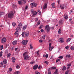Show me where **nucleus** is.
<instances>
[{
  "label": "nucleus",
  "instance_id": "f257e3e1",
  "mask_svg": "<svg viewBox=\"0 0 74 74\" xmlns=\"http://www.w3.org/2000/svg\"><path fill=\"white\" fill-rule=\"evenodd\" d=\"M31 14H33L32 16H33V17L36 16V15L37 14V12L35 11H34L33 10H31Z\"/></svg>",
  "mask_w": 74,
  "mask_h": 74
},
{
  "label": "nucleus",
  "instance_id": "f03ea898",
  "mask_svg": "<svg viewBox=\"0 0 74 74\" xmlns=\"http://www.w3.org/2000/svg\"><path fill=\"white\" fill-rule=\"evenodd\" d=\"M14 16V13L12 12L8 14V17L9 18H12Z\"/></svg>",
  "mask_w": 74,
  "mask_h": 74
},
{
  "label": "nucleus",
  "instance_id": "7ed1b4c3",
  "mask_svg": "<svg viewBox=\"0 0 74 74\" xmlns=\"http://www.w3.org/2000/svg\"><path fill=\"white\" fill-rule=\"evenodd\" d=\"M45 29L47 33L49 32V31H50V28L49 25H47L46 26Z\"/></svg>",
  "mask_w": 74,
  "mask_h": 74
},
{
  "label": "nucleus",
  "instance_id": "20e7f679",
  "mask_svg": "<svg viewBox=\"0 0 74 74\" xmlns=\"http://www.w3.org/2000/svg\"><path fill=\"white\" fill-rule=\"evenodd\" d=\"M7 41V39L5 38H3L1 40V42L2 43L5 42Z\"/></svg>",
  "mask_w": 74,
  "mask_h": 74
},
{
  "label": "nucleus",
  "instance_id": "39448f33",
  "mask_svg": "<svg viewBox=\"0 0 74 74\" xmlns=\"http://www.w3.org/2000/svg\"><path fill=\"white\" fill-rule=\"evenodd\" d=\"M28 42V40H25L23 41L21 43L22 44H23V45H26Z\"/></svg>",
  "mask_w": 74,
  "mask_h": 74
},
{
  "label": "nucleus",
  "instance_id": "423d86ee",
  "mask_svg": "<svg viewBox=\"0 0 74 74\" xmlns=\"http://www.w3.org/2000/svg\"><path fill=\"white\" fill-rule=\"evenodd\" d=\"M54 48V47L52 46H51V43H50L49 44V50L50 51H52V49Z\"/></svg>",
  "mask_w": 74,
  "mask_h": 74
},
{
  "label": "nucleus",
  "instance_id": "0eeeda50",
  "mask_svg": "<svg viewBox=\"0 0 74 74\" xmlns=\"http://www.w3.org/2000/svg\"><path fill=\"white\" fill-rule=\"evenodd\" d=\"M31 5H33L34 7H36L37 6V3H34L30 4Z\"/></svg>",
  "mask_w": 74,
  "mask_h": 74
},
{
  "label": "nucleus",
  "instance_id": "6e6552de",
  "mask_svg": "<svg viewBox=\"0 0 74 74\" xmlns=\"http://www.w3.org/2000/svg\"><path fill=\"white\" fill-rule=\"evenodd\" d=\"M64 7H65L66 8L67 7L66 6L65 4H62L60 5V7L61 8L62 10H63L64 8Z\"/></svg>",
  "mask_w": 74,
  "mask_h": 74
},
{
  "label": "nucleus",
  "instance_id": "1a4fd4ad",
  "mask_svg": "<svg viewBox=\"0 0 74 74\" xmlns=\"http://www.w3.org/2000/svg\"><path fill=\"white\" fill-rule=\"evenodd\" d=\"M59 42H64V40L62 38H60L59 39Z\"/></svg>",
  "mask_w": 74,
  "mask_h": 74
},
{
  "label": "nucleus",
  "instance_id": "9d476101",
  "mask_svg": "<svg viewBox=\"0 0 74 74\" xmlns=\"http://www.w3.org/2000/svg\"><path fill=\"white\" fill-rule=\"evenodd\" d=\"M29 35V31H26L25 33V36L26 37H27Z\"/></svg>",
  "mask_w": 74,
  "mask_h": 74
},
{
  "label": "nucleus",
  "instance_id": "9b49d317",
  "mask_svg": "<svg viewBox=\"0 0 74 74\" xmlns=\"http://www.w3.org/2000/svg\"><path fill=\"white\" fill-rule=\"evenodd\" d=\"M24 60H27V59H28L29 58V56L27 55L26 56H24Z\"/></svg>",
  "mask_w": 74,
  "mask_h": 74
},
{
  "label": "nucleus",
  "instance_id": "f8f14e48",
  "mask_svg": "<svg viewBox=\"0 0 74 74\" xmlns=\"http://www.w3.org/2000/svg\"><path fill=\"white\" fill-rule=\"evenodd\" d=\"M54 74H59V71H58V69H57L56 70V71H55Z\"/></svg>",
  "mask_w": 74,
  "mask_h": 74
},
{
  "label": "nucleus",
  "instance_id": "ddd939ff",
  "mask_svg": "<svg viewBox=\"0 0 74 74\" xmlns=\"http://www.w3.org/2000/svg\"><path fill=\"white\" fill-rule=\"evenodd\" d=\"M47 8V4L46 3H44V5L43 7V8L44 9H45V8Z\"/></svg>",
  "mask_w": 74,
  "mask_h": 74
},
{
  "label": "nucleus",
  "instance_id": "4468645a",
  "mask_svg": "<svg viewBox=\"0 0 74 74\" xmlns=\"http://www.w3.org/2000/svg\"><path fill=\"white\" fill-rule=\"evenodd\" d=\"M38 65H35L33 67V69L34 70H36V69H37V68H38Z\"/></svg>",
  "mask_w": 74,
  "mask_h": 74
},
{
  "label": "nucleus",
  "instance_id": "2eb2a0df",
  "mask_svg": "<svg viewBox=\"0 0 74 74\" xmlns=\"http://www.w3.org/2000/svg\"><path fill=\"white\" fill-rule=\"evenodd\" d=\"M12 62L13 63H15V60H16V59H15V58L14 57H12Z\"/></svg>",
  "mask_w": 74,
  "mask_h": 74
},
{
  "label": "nucleus",
  "instance_id": "dca6fc26",
  "mask_svg": "<svg viewBox=\"0 0 74 74\" xmlns=\"http://www.w3.org/2000/svg\"><path fill=\"white\" fill-rule=\"evenodd\" d=\"M13 45H16L17 44V41L16 40L14 41L12 43Z\"/></svg>",
  "mask_w": 74,
  "mask_h": 74
},
{
  "label": "nucleus",
  "instance_id": "f3484780",
  "mask_svg": "<svg viewBox=\"0 0 74 74\" xmlns=\"http://www.w3.org/2000/svg\"><path fill=\"white\" fill-rule=\"evenodd\" d=\"M16 30L17 31H21V28L20 27H17L16 29Z\"/></svg>",
  "mask_w": 74,
  "mask_h": 74
},
{
  "label": "nucleus",
  "instance_id": "a211bd4d",
  "mask_svg": "<svg viewBox=\"0 0 74 74\" xmlns=\"http://www.w3.org/2000/svg\"><path fill=\"white\" fill-rule=\"evenodd\" d=\"M59 23L60 25H62L63 23V20H60L59 21Z\"/></svg>",
  "mask_w": 74,
  "mask_h": 74
},
{
  "label": "nucleus",
  "instance_id": "6ab92c4d",
  "mask_svg": "<svg viewBox=\"0 0 74 74\" xmlns=\"http://www.w3.org/2000/svg\"><path fill=\"white\" fill-rule=\"evenodd\" d=\"M16 68L17 69H20V66L19 65L17 64L16 65Z\"/></svg>",
  "mask_w": 74,
  "mask_h": 74
},
{
  "label": "nucleus",
  "instance_id": "aec40b11",
  "mask_svg": "<svg viewBox=\"0 0 74 74\" xmlns=\"http://www.w3.org/2000/svg\"><path fill=\"white\" fill-rule=\"evenodd\" d=\"M70 40H71V38H69L67 39L66 41V42H70Z\"/></svg>",
  "mask_w": 74,
  "mask_h": 74
},
{
  "label": "nucleus",
  "instance_id": "412c9836",
  "mask_svg": "<svg viewBox=\"0 0 74 74\" xmlns=\"http://www.w3.org/2000/svg\"><path fill=\"white\" fill-rule=\"evenodd\" d=\"M51 5L53 8H55V4L54 3H52L51 4Z\"/></svg>",
  "mask_w": 74,
  "mask_h": 74
},
{
  "label": "nucleus",
  "instance_id": "4be33fe9",
  "mask_svg": "<svg viewBox=\"0 0 74 74\" xmlns=\"http://www.w3.org/2000/svg\"><path fill=\"white\" fill-rule=\"evenodd\" d=\"M22 3L24 4H25L26 3V0H21Z\"/></svg>",
  "mask_w": 74,
  "mask_h": 74
},
{
  "label": "nucleus",
  "instance_id": "5701e85b",
  "mask_svg": "<svg viewBox=\"0 0 74 74\" xmlns=\"http://www.w3.org/2000/svg\"><path fill=\"white\" fill-rule=\"evenodd\" d=\"M22 23H20L19 24H18V26L19 27H20L21 28L22 27Z\"/></svg>",
  "mask_w": 74,
  "mask_h": 74
},
{
  "label": "nucleus",
  "instance_id": "b1692460",
  "mask_svg": "<svg viewBox=\"0 0 74 74\" xmlns=\"http://www.w3.org/2000/svg\"><path fill=\"white\" fill-rule=\"evenodd\" d=\"M3 63L1 62L0 63V67H3Z\"/></svg>",
  "mask_w": 74,
  "mask_h": 74
},
{
  "label": "nucleus",
  "instance_id": "393cba45",
  "mask_svg": "<svg viewBox=\"0 0 74 74\" xmlns=\"http://www.w3.org/2000/svg\"><path fill=\"white\" fill-rule=\"evenodd\" d=\"M3 14H4V12H0V17L1 16V15H3Z\"/></svg>",
  "mask_w": 74,
  "mask_h": 74
},
{
  "label": "nucleus",
  "instance_id": "a878e982",
  "mask_svg": "<svg viewBox=\"0 0 74 74\" xmlns=\"http://www.w3.org/2000/svg\"><path fill=\"white\" fill-rule=\"evenodd\" d=\"M71 58V56H70V55H67L66 56V58Z\"/></svg>",
  "mask_w": 74,
  "mask_h": 74
},
{
  "label": "nucleus",
  "instance_id": "bb28decb",
  "mask_svg": "<svg viewBox=\"0 0 74 74\" xmlns=\"http://www.w3.org/2000/svg\"><path fill=\"white\" fill-rule=\"evenodd\" d=\"M37 12L39 15H41V12H40V10H38Z\"/></svg>",
  "mask_w": 74,
  "mask_h": 74
},
{
  "label": "nucleus",
  "instance_id": "cd10ccee",
  "mask_svg": "<svg viewBox=\"0 0 74 74\" xmlns=\"http://www.w3.org/2000/svg\"><path fill=\"white\" fill-rule=\"evenodd\" d=\"M61 32H62V29H60L58 31L59 34H61Z\"/></svg>",
  "mask_w": 74,
  "mask_h": 74
},
{
  "label": "nucleus",
  "instance_id": "c85d7f7f",
  "mask_svg": "<svg viewBox=\"0 0 74 74\" xmlns=\"http://www.w3.org/2000/svg\"><path fill=\"white\" fill-rule=\"evenodd\" d=\"M64 18L65 19H68L69 18V16H68L66 15L64 17Z\"/></svg>",
  "mask_w": 74,
  "mask_h": 74
},
{
  "label": "nucleus",
  "instance_id": "c756f323",
  "mask_svg": "<svg viewBox=\"0 0 74 74\" xmlns=\"http://www.w3.org/2000/svg\"><path fill=\"white\" fill-rule=\"evenodd\" d=\"M9 71L10 73H11V72H12V68H10L9 69Z\"/></svg>",
  "mask_w": 74,
  "mask_h": 74
},
{
  "label": "nucleus",
  "instance_id": "7c9ffc66",
  "mask_svg": "<svg viewBox=\"0 0 74 74\" xmlns=\"http://www.w3.org/2000/svg\"><path fill=\"white\" fill-rule=\"evenodd\" d=\"M46 64V65H48V64L49 63V62H47V61H45L44 62Z\"/></svg>",
  "mask_w": 74,
  "mask_h": 74
},
{
  "label": "nucleus",
  "instance_id": "2f4dec72",
  "mask_svg": "<svg viewBox=\"0 0 74 74\" xmlns=\"http://www.w3.org/2000/svg\"><path fill=\"white\" fill-rule=\"evenodd\" d=\"M3 62L5 64H6L7 63V60H6L5 59H4L3 60Z\"/></svg>",
  "mask_w": 74,
  "mask_h": 74
},
{
  "label": "nucleus",
  "instance_id": "473e14b6",
  "mask_svg": "<svg viewBox=\"0 0 74 74\" xmlns=\"http://www.w3.org/2000/svg\"><path fill=\"white\" fill-rule=\"evenodd\" d=\"M26 27H27V25L24 26L23 27V30H25V29H26Z\"/></svg>",
  "mask_w": 74,
  "mask_h": 74
},
{
  "label": "nucleus",
  "instance_id": "72a5a7b5",
  "mask_svg": "<svg viewBox=\"0 0 74 74\" xmlns=\"http://www.w3.org/2000/svg\"><path fill=\"white\" fill-rule=\"evenodd\" d=\"M71 50H74V46H71Z\"/></svg>",
  "mask_w": 74,
  "mask_h": 74
},
{
  "label": "nucleus",
  "instance_id": "f704fd0d",
  "mask_svg": "<svg viewBox=\"0 0 74 74\" xmlns=\"http://www.w3.org/2000/svg\"><path fill=\"white\" fill-rule=\"evenodd\" d=\"M30 46V48L31 49H33V46L32 45L30 44L29 45Z\"/></svg>",
  "mask_w": 74,
  "mask_h": 74
},
{
  "label": "nucleus",
  "instance_id": "c9c22d12",
  "mask_svg": "<svg viewBox=\"0 0 74 74\" xmlns=\"http://www.w3.org/2000/svg\"><path fill=\"white\" fill-rule=\"evenodd\" d=\"M12 26H15L16 25V23H15L13 22L12 23Z\"/></svg>",
  "mask_w": 74,
  "mask_h": 74
},
{
  "label": "nucleus",
  "instance_id": "e433bc0d",
  "mask_svg": "<svg viewBox=\"0 0 74 74\" xmlns=\"http://www.w3.org/2000/svg\"><path fill=\"white\" fill-rule=\"evenodd\" d=\"M51 70H55L56 69V67H53L51 68Z\"/></svg>",
  "mask_w": 74,
  "mask_h": 74
},
{
  "label": "nucleus",
  "instance_id": "4c0bfd02",
  "mask_svg": "<svg viewBox=\"0 0 74 74\" xmlns=\"http://www.w3.org/2000/svg\"><path fill=\"white\" fill-rule=\"evenodd\" d=\"M42 68V66L41 65L39 66V67H38V69L40 70H41Z\"/></svg>",
  "mask_w": 74,
  "mask_h": 74
},
{
  "label": "nucleus",
  "instance_id": "58836bf2",
  "mask_svg": "<svg viewBox=\"0 0 74 74\" xmlns=\"http://www.w3.org/2000/svg\"><path fill=\"white\" fill-rule=\"evenodd\" d=\"M18 4H22V1L21 0V1H18Z\"/></svg>",
  "mask_w": 74,
  "mask_h": 74
},
{
  "label": "nucleus",
  "instance_id": "ea45409f",
  "mask_svg": "<svg viewBox=\"0 0 74 74\" xmlns=\"http://www.w3.org/2000/svg\"><path fill=\"white\" fill-rule=\"evenodd\" d=\"M26 54H27V53L26 52H25L23 54V56H26Z\"/></svg>",
  "mask_w": 74,
  "mask_h": 74
},
{
  "label": "nucleus",
  "instance_id": "a19ab883",
  "mask_svg": "<svg viewBox=\"0 0 74 74\" xmlns=\"http://www.w3.org/2000/svg\"><path fill=\"white\" fill-rule=\"evenodd\" d=\"M65 70H66V67H65L64 66H63L62 68V70L64 71Z\"/></svg>",
  "mask_w": 74,
  "mask_h": 74
},
{
  "label": "nucleus",
  "instance_id": "79ce46f5",
  "mask_svg": "<svg viewBox=\"0 0 74 74\" xmlns=\"http://www.w3.org/2000/svg\"><path fill=\"white\" fill-rule=\"evenodd\" d=\"M40 21H38V22L37 23L36 25L37 26H38V25H40Z\"/></svg>",
  "mask_w": 74,
  "mask_h": 74
},
{
  "label": "nucleus",
  "instance_id": "37998d69",
  "mask_svg": "<svg viewBox=\"0 0 74 74\" xmlns=\"http://www.w3.org/2000/svg\"><path fill=\"white\" fill-rule=\"evenodd\" d=\"M43 41L44 40H39V42L40 43H41V42H43Z\"/></svg>",
  "mask_w": 74,
  "mask_h": 74
},
{
  "label": "nucleus",
  "instance_id": "c03bdc74",
  "mask_svg": "<svg viewBox=\"0 0 74 74\" xmlns=\"http://www.w3.org/2000/svg\"><path fill=\"white\" fill-rule=\"evenodd\" d=\"M5 53H6V54H8V50H6L5 51Z\"/></svg>",
  "mask_w": 74,
  "mask_h": 74
},
{
  "label": "nucleus",
  "instance_id": "a18cd8bd",
  "mask_svg": "<svg viewBox=\"0 0 74 74\" xmlns=\"http://www.w3.org/2000/svg\"><path fill=\"white\" fill-rule=\"evenodd\" d=\"M63 58V57L62 56H60L59 57V58L60 59H62Z\"/></svg>",
  "mask_w": 74,
  "mask_h": 74
},
{
  "label": "nucleus",
  "instance_id": "49530a36",
  "mask_svg": "<svg viewBox=\"0 0 74 74\" xmlns=\"http://www.w3.org/2000/svg\"><path fill=\"white\" fill-rule=\"evenodd\" d=\"M22 36L23 37H24L25 36V32H23L22 34Z\"/></svg>",
  "mask_w": 74,
  "mask_h": 74
},
{
  "label": "nucleus",
  "instance_id": "de8ad7c7",
  "mask_svg": "<svg viewBox=\"0 0 74 74\" xmlns=\"http://www.w3.org/2000/svg\"><path fill=\"white\" fill-rule=\"evenodd\" d=\"M2 53H3V52L1 51L0 52V56H2Z\"/></svg>",
  "mask_w": 74,
  "mask_h": 74
},
{
  "label": "nucleus",
  "instance_id": "09e8293b",
  "mask_svg": "<svg viewBox=\"0 0 74 74\" xmlns=\"http://www.w3.org/2000/svg\"><path fill=\"white\" fill-rule=\"evenodd\" d=\"M45 36L43 35L42 37V38H43V40H45Z\"/></svg>",
  "mask_w": 74,
  "mask_h": 74
},
{
  "label": "nucleus",
  "instance_id": "8fccbe9b",
  "mask_svg": "<svg viewBox=\"0 0 74 74\" xmlns=\"http://www.w3.org/2000/svg\"><path fill=\"white\" fill-rule=\"evenodd\" d=\"M18 31H16L15 33H14V34L15 35H16V34H18Z\"/></svg>",
  "mask_w": 74,
  "mask_h": 74
},
{
  "label": "nucleus",
  "instance_id": "3c124183",
  "mask_svg": "<svg viewBox=\"0 0 74 74\" xmlns=\"http://www.w3.org/2000/svg\"><path fill=\"white\" fill-rule=\"evenodd\" d=\"M69 46H66L65 47V48H66V49H69Z\"/></svg>",
  "mask_w": 74,
  "mask_h": 74
},
{
  "label": "nucleus",
  "instance_id": "603ef678",
  "mask_svg": "<svg viewBox=\"0 0 74 74\" xmlns=\"http://www.w3.org/2000/svg\"><path fill=\"white\" fill-rule=\"evenodd\" d=\"M11 56V54L10 53H9L8 54V58H9V57H10V56Z\"/></svg>",
  "mask_w": 74,
  "mask_h": 74
},
{
  "label": "nucleus",
  "instance_id": "864d4df0",
  "mask_svg": "<svg viewBox=\"0 0 74 74\" xmlns=\"http://www.w3.org/2000/svg\"><path fill=\"white\" fill-rule=\"evenodd\" d=\"M43 26L42 25H40L39 27V28L40 29H42V28Z\"/></svg>",
  "mask_w": 74,
  "mask_h": 74
},
{
  "label": "nucleus",
  "instance_id": "5fc2aeb1",
  "mask_svg": "<svg viewBox=\"0 0 74 74\" xmlns=\"http://www.w3.org/2000/svg\"><path fill=\"white\" fill-rule=\"evenodd\" d=\"M69 71H67L66 72H65V74H68Z\"/></svg>",
  "mask_w": 74,
  "mask_h": 74
},
{
  "label": "nucleus",
  "instance_id": "6e6d98bb",
  "mask_svg": "<svg viewBox=\"0 0 74 74\" xmlns=\"http://www.w3.org/2000/svg\"><path fill=\"white\" fill-rule=\"evenodd\" d=\"M72 13H73V10H71V11H70V12H69L70 14H71Z\"/></svg>",
  "mask_w": 74,
  "mask_h": 74
},
{
  "label": "nucleus",
  "instance_id": "4d7b16f0",
  "mask_svg": "<svg viewBox=\"0 0 74 74\" xmlns=\"http://www.w3.org/2000/svg\"><path fill=\"white\" fill-rule=\"evenodd\" d=\"M36 74H40V73L38 71L36 72H35Z\"/></svg>",
  "mask_w": 74,
  "mask_h": 74
},
{
  "label": "nucleus",
  "instance_id": "13d9d810",
  "mask_svg": "<svg viewBox=\"0 0 74 74\" xmlns=\"http://www.w3.org/2000/svg\"><path fill=\"white\" fill-rule=\"evenodd\" d=\"M71 65V64H67V66H70Z\"/></svg>",
  "mask_w": 74,
  "mask_h": 74
},
{
  "label": "nucleus",
  "instance_id": "bf43d9fd",
  "mask_svg": "<svg viewBox=\"0 0 74 74\" xmlns=\"http://www.w3.org/2000/svg\"><path fill=\"white\" fill-rule=\"evenodd\" d=\"M11 49L12 51L14 50V48L13 47H12L11 48Z\"/></svg>",
  "mask_w": 74,
  "mask_h": 74
},
{
  "label": "nucleus",
  "instance_id": "052dcab7",
  "mask_svg": "<svg viewBox=\"0 0 74 74\" xmlns=\"http://www.w3.org/2000/svg\"><path fill=\"white\" fill-rule=\"evenodd\" d=\"M14 74H18V72L17 71H15L14 72Z\"/></svg>",
  "mask_w": 74,
  "mask_h": 74
},
{
  "label": "nucleus",
  "instance_id": "680f3d73",
  "mask_svg": "<svg viewBox=\"0 0 74 74\" xmlns=\"http://www.w3.org/2000/svg\"><path fill=\"white\" fill-rule=\"evenodd\" d=\"M51 59L52 60H53V57H51Z\"/></svg>",
  "mask_w": 74,
  "mask_h": 74
},
{
  "label": "nucleus",
  "instance_id": "e2e57ef3",
  "mask_svg": "<svg viewBox=\"0 0 74 74\" xmlns=\"http://www.w3.org/2000/svg\"><path fill=\"white\" fill-rule=\"evenodd\" d=\"M45 57H46V58H48V54H46L45 55Z\"/></svg>",
  "mask_w": 74,
  "mask_h": 74
},
{
  "label": "nucleus",
  "instance_id": "0e129e2a",
  "mask_svg": "<svg viewBox=\"0 0 74 74\" xmlns=\"http://www.w3.org/2000/svg\"><path fill=\"white\" fill-rule=\"evenodd\" d=\"M28 8V6H26L25 7V10H27V8Z\"/></svg>",
  "mask_w": 74,
  "mask_h": 74
},
{
  "label": "nucleus",
  "instance_id": "69168bd1",
  "mask_svg": "<svg viewBox=\"0 0 74 74\" xmlns=\"http://www.w3.org/2000/svg\"><path fill=\"white\" fill-rule=\"evenodd\" d=\"M40 52V51H38L36 53H37V55H38V54H38V52Z\"/></svg>",
  "mask_w": 74,
  "mask_h": 74
},
{
  "label": "nucleus",
  "instance_id": "338daca9",
  "mask_svg": "<svg viewBox=\"0 0 74 74\" xmlns=\"http://www.w3.org/2000/svg\"><path fill=\"white\" fill-rule=\"evenodd\" d=\"M13 7H16V5H13Z\"/></svg>",
  "mask_w": 74,
  "mask_h": 74
},
{
  "label": "nucleus",
  "instance_id": "774afa93",
  "mask_svg": "<svg viewBox=\"0 0 74 74\" xmlns=\"http://www.w3.org/2000/svg\"><path fill=\"white\" fill-rule=\"evenodd\" d=\"M3 49V47H0V50H2Z\"/></svg>",
  "mask_w": 74,
  "mask_h": 74
}]
</instances>
